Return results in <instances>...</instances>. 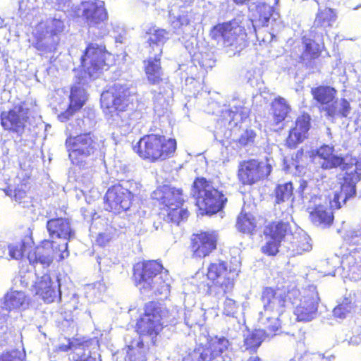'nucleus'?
<instances>
[{
	"label": "nucleus",
	"instance_id": "f257e3e1",
	"mask_svg": "<svg viewBox=\"0 0 361 361\" xmlns=\"http://www.w3.org/2000/svg\"><path fill=\"white\" fill-rule=\"evenodd\" d=\"M111 54L106 51L105 46L102 43L92 42L86 48L81 58V64L84 73L78 76L77 84L74 85L71 91V107L75 110L80 109L85 104L87 96L84 85L87 82V78H94L109 66Z\"/></svg>",
	"mask_w": 361,
	"mask_h": 361
},
{
	"label": "nucleus",
	"instance_id": "f03ea898",
	"mask_svg": "<svg viewBox=\"0 0 361 361\" xmlns=\"http://www.w3.org/2000/svg\"><path fill=\"white\" fill-rule=\"evenodd\" d=\"M136 286L149 296L167 298L170 293L171 278L168 271L157 261L137 263L134 267Z\"/></svg>",
	"mask_w": 361,
	"mask_h": 361
},
{
	"label": "nucleus",
	"instance_id": "7ed1b4c3",
	"mask_svg": "<svg viewBox=\"0 0 361 361\" xmlns=\"http://www.w3.org/2000/svg\"><path fill=\"white\" fill-rule=\"evenodd\" d=\"M134 94L126 85L116 83L101 94L102 107L111 114L114 121L122 129L121 133L124 135L130 133L135 126V121L128 111Z\"/></svg>",
	"mask_w": 361,
	"mask_h": 361
},
{
	"label": "nucleus",
	"instance_id": "20e7f679",
	"mask_svg": "<svg viewBox=\"0 0 361 361\" xmlns=\"http://www.w3.org/2000/svg\"><path fill=\"white\" fill-rule=\"evenodd\" d=\"M245 24H252L255 27L252 21L249 19L237 18L213 27L210 36L229 56L234 55L242 51L247 45Z\"/></svg>",
	"mask_w": 361,
	"mask_h": 361
},
{
	"label": "nucleus",
	"instance_id": "39448f33",
	"mask_svg": "<svg viewBox=\"0 0 361 361\" xmlns=\"http://www.w3.org/2000/svg\"><path fill=\"white\" fill-rule=\"evenodd\" d=\"M178 310L169 311L164 305L157 303H148L144 314L137 322V335L149 336L152 339L162 330L164 325L172 324L178 317Z\"/></svg>",
	"mask_w": 361,
	"mask_h": 361
},
{
	"label": "nucleus",
	"instance_id": "423d86ee",
	"mask_svg": "<svg viewBox=\"0 0 361 361\" xmlns=\"http://www.w3.org/2000/svg\"><path fill=\"white\" fill-rule=\"evenodd\" d=\"M176 149V141L163 135L150 134L142 137L133 146V150L143 159L151 162L163 161L171 157Z\"/></svg>",
	"mask_w": 361,
	"mask_h": 361
},
{
	"label": "nucleus",
	"instance_id": "0eeeda50",
	"mask_svg": "<svg viewBox=\"0 0 361 361\" xmlns=\"http://www.w3.org/2000/svg\"><path fill=\"white\" fill-rule=\"evenodd\" d=\"M192 195L202 214H216L223 209L227 202L223 193L204 178H197L194 181Z\"/></svg>",
	"mask_w": 361,
	"mask_h": 361
},
{
	"label": "nucleus",
	"instance_id": "6e6552de",
	"mask_svg": "<svg viewBox=\"0 0 361 361\" xmlns=\"http://www.w3.org/2000/svg\"><path fill=\"white\" fill-rule=\"evenodd\" d=\"M133 184L136 185L130 181H125L109 188L105 195L106 209L115 214L134 210L132 205L134 193L131 190ZM128 216H131V212Z\"/></svg>",
	"mask_w": 361,
	"mask_h": 361
},
{
	"label": "nucleus",
	"instance_id": "1a4fd4ad",
	"mask_svg": "<svg viewBox=\"0 0 361 361\" xmlns=\"http://www.w3.org/2000/svg\"><path fill=\"white\" fill-rule=\"evenodd\" d=\"M361 178V160L353 165L346 175L343 176V182L341 186L333 192V197L329 195V205L331 209H339L346 201L356 194L355 185Z\"/></svg>",
	"mask_w": 361,
	"mask_h": 361
},
{
	"label": "nucleus",
	"instance_id": "9d476101",
	"mask_svg": "<svg viewBox=\"0 0 361 361\" xmlns=\"http://www.w3.org/2000/svg\"><path fill=\"white\" fill-rule=\"evenodd\" d=\"M83 16L90 27L89 34L93 35L92 40H96L107 34L103 23L107 18L104 2L99 0H87L82 3Z\"/></svg>",
	"mask_w": 361,
	"mask_h": 361
},
{
	"label": "nucleus",
	"instance_id": "9b49d317",
	"mask_svg": "<svg viewBox=\"0 0 361 361\" xmlns=\"http://www.w3.org/2000/svg\"><path fill=\"white\" fill-rule=\"evenodd\" d=\"M264 311L261 312V322L268 324L271 314L281 317L286 311L288 301L285 290L266 288L262 292Z\"/></svg>",
	"mask_w": 361,
	"mask_h": 361
},
{
	"label": "nucleus",
	"instance_id": "f8f14e48",
	"mask_svg": "<svg viewBox=\"0 0 361 361\" xmlns=\"http://www.w3.org/2000/svg\"><path fill=\"white\" fill-rule=\"evenodd\" d=\"M271 169V165L267 160L243 161L238 166V177L242 184L252 185L267 178Z\"/></svg>",
	"mask_w": 361,
	"mask_h": 361
},
{
	"label": "nucleus",
	"instance_id": "ddd939ff",
	"mask_svg": "<svg viewBox=\"0 0 361 361\" xmlns=\"http://www.w3.org/2000/svg\"><path fill=\"white\" fill-rule=\"evenodd\" d=\"M244 104L243 100L238 98H233L229 102L228 108L223 110L221 123L226 125L228 123L230 130H226L223 135H221L223 132L221 129L216 131L214 136L219 142H223V138H230L231 136V129L236 127L238 123L242 122L248 117L250 111Z\"/></svg>",
	"mask_w": 361,
	"mask_h": 361
},
{
	"label": "nucleus",
	"instance_id": "4468645a",
	"mask_svg": "<svg viewBox=\"0 0 361 361\" xmlns=\"http://www.w3.org/2000/svg\"><path fill=\"white\" fill-rule=\"evenodd\" d=\"M66 147L69 153V158L74 163L78 159L86 158L93 154L99 144L97 137L93 134L87 133L68 137Z\"/></svg>",
	"mask_w": 361,
	"mask_h": 361
},
{
	"label": "nucleus",
	"instance_id": "2eb2a0df",
	"mask_svg": "<svg viewBox=\"0 0 361 361\" xmlns=\"http://www.w3.org/2000/svg\"><path fill=\"white\" fill-rule=\"evenodd\" d=\"M47 228L49 236L52 240L61 239L63 243L56 246L59 247L60 259H63L68 257V242L73 239L75 236V230L73 228L71 221L66 218H54L47 222Z\"/></svg>",
	"mask_w": 361,
	"mask_h": 361
},
{
	"label": "nucleus",
	"instance_id": "dca6fc26",
	"mask_svg": "<svg viewBox=\"0 0 361 361\" xmlns=\"http://www.w3.org/2000/svg\"><path fill=\"white\" fill-rule=\"evenodd\" d=\"M264 234L267 241L262 250L268 255H275L280 251L284 252L283 249L288 241V235H292L288 232V224L281 221L267 226Z\"/></svg>",
	"mask_w": 361,
	"mask_h": 361
},
{
	"label": "nucleus",
	"instance_id": "f3484780",
	"mask_svg": "<svg viewBox=\"0 0 361 361\" xmlns=\"http://www.w3.org/2000/svg\"><path fill=\"white\" fill-rule=\"evenodd\" d=\"M314 159L324 169H331L340 167L344 175L350 170L353 165L355 163V158L346 154L344 157L334 154V147L330 145H324L320 147L316 152Z\"/></svg>",
	"mask_w": 361,
	"mask_h": 361
},
{
	"label": "nucleus",
	"instance_id": "a211bd4d",
	"mask_svg": "<svg viewBox=\"0 0 361 361\" xmlns=\"http://www.w3.org/2000/svg\"><path fill=\"white\" fill-rule=\"evenodd\" d=\"M319 302V298L316 287L310 286L308 290L304 291L298 301L293 302L296 319L305 322L314 319L317 314Z\"/></svg>",
	"mask_w": 361,
	"mask_h": 361
},
{
	"label": "nucleus",
	"instance_id": "6ab92c4d",
	"mask_svg": "<svg viewBox=\"0 0 361 361\" xmlns=\"http://www.w3.org/2000/svg\"><path fill=\"white\" fill-rule=\"evenodd\" d=\"M236 275L234 271L228 270L226 262L221 261L211 263L207 274L208 279L212 281L215 286L221 288L224 294L233 290Z\"/></svg>",
	"mask_w": 361,
	"mask_h": 361
},
{
	"label": "nucleus",
	"instance_id": "aec40b11",
	"mask_svg": "<svg viewBox=\"0 0 361 361\" xmlns=\"http://www.w3.org/2000/svg\"><path fill=\"white\" fill-rule=\"evenodd\" d=\"M29 109L19 102L7 111L1 114V123L5 130H13L18 134L23 132L28 119Z\"/></svg>",
	"mask_w": 361,
	"mask_h": 361
},
{
	"label": "nucleus",
	"instance_id": "412c9836",
	"mask_svg": "<svg viewBox=\"0 0 361 361\" xmlns=\"http://www.w3.org/2000/svg\"><path fill=\"white\" fill-rule=\"evenodd\" d=\"M5 308L0 306V331L6 328L8 311H22L27 309L30 304V298L21 290H11L4 296Z\"/></svg>",
	"mask_w": 361,
	"mask_h": 361
},
{
	"label": "nucleus",
	"instance_id": "4be33fe9",
	"mask_svg": "<svg viewBox=\"0 0 361 361\" xmlns=\"http://www.w3.org/2000/svg\"><path fill=\"white\" fill-rule=\"evenodd\" d=\"M32 286H33L32 291L47 303L53 302L56 299L61 298L59 280L52 281L49 274H44L40 277L37 276L35 285Z\"/></svg>",
	"mask_w": 361,
	"mask_h": 361
},
{
	"label": "nucleus",
	"instance_id": "5701e85b",
	"mask_svg": "<svg viewBox=\"0 0 361 361\" xmlns=\"http://www.w3.org/2000/svg\"><path fill=\"white\" fill-rule=\"evenodd\" d=\"M217 235L214 231L202 232L192 235L191 251L197 258L208 256L216 247Z\"/></svg>",
	"mask_w": 361,
	"mask_h": 361
},
{
	"label": "nucleus",
	"instance_id": "b1692460",
	"mask_svg": "<svg viewBox=\"0 0 361 361\" xmlns=\"http://www.w3.org/2000/svg\"><path fill=\"white\" fill-rule=\"evenodd\" d=\"M312 222L319 226L325 228L329 226L334 219L331 211L322 204L321 197L314 196L309 200L307 207Z\"/></svg>",
	"mask_w": 361,
	"mask_h": 361
},
{
	"label": "nucleus",
	"instance_id": "393cba45",
	"mask_svg": "<svg viewBox=\"0 0 361 361\" xmlns=\"http://www.w3.org/2000/svg\"><path fill=\"white\" fill-rule=\"evenodd\" d=\"M152 197L169 209L180 206L183 202L181 190L167 185L158 187L152 192Z\"/></svg>",
	"mask_w": 361,
	"mask_h": 361
},
{
	"label": "nucleus",
	"instance_id": "a878e982",
	"mask_svg": "<svg viewBox=\"0 0 361 361\" xmlns=\"http://www.w3.org/2000/svg\"><path fill=\"white\" fill-rule=\"evenodd\" d=\"M60 254L56 242L47 241L42 246L37 247L33 252H30L27 259L30 264L39 263L47 267L52 262L54 257H59Z\"/></svg>",
	"mask_w": 361,
	"mask_h": 361
},
{
	"label": "nucleus",
	"instance_id": "bb28decb",
	"mask_svg": "<svg viewBox=\"0 0 361 361\" xmlns=\"http://www.w3.org/2000/svg\"><path fill=\"white\" fill-rule=\"evenodd\" d=\"M343 277L352 281L361 279V255L360 250L351 252L341 262Z\"/></svg>",
	"mask_w": 361,
	"mask_h": 361
},
{
	"label": "nucleus",
	"instance_id": "cd10ccee",
	"mask_svg": "<svg viewBox=\"0 0 361 361\" xmlns=\"http://www.w3.org/2000/svg\"><path fill=\"white\" fill-rule=\"evenodd\" d=\"M310 117L307 114L299 116L295 127L290 130L286 142L288 147H295L298 143L302 142L306 137L310 130Z\"/></svg>",
	"mask_w": 361,
	"mask_h": 361
},
{
	"label": "nucleus",
	"instance_id": "c85d7f7f",
	"mask_svg": "<svg viewBox=\"0 0 361 361\" xmlns=\"http://www.w3.org/2000/svg\"><path fill=\"white\" fill-rule=\"evenodd\" d=\"M125 342L126 343V357L128 361H145V350L140 336L135 334V336L126 335Z\"/></svg>",
	"mask_w": 361,
	"mask_h": 361
},
{
	"label": "nucleus",
	"instance_id": "c756f323",
	"mask_svg": "<svg viewBox=\"0 0 361 361\" xmlns=\"http://www.w3.org/2000/svg\"><path fill=\"white\" fill-rule=\"evenodd\" d=\"M288 243L284 249L290 251L291 255H301L312 249L310 238L305 233H295L288 235Z\"/></svg>",
	"mask_w": 361,
	"mask_h": 361
},
{
	"label": "nucleus",
	"instance_id": "7c9ffc66",
	"mask_svg": "<svg viewBox=\"0 0 361 361\" xmlns=\"http://www.w3.org/2000/svg\"><path fill=\"white\" fill-rule=\"evenodd\" d=\"M351 106L345 99H335L324 109L326 116L332 121L336 118H346L350 114Z\"/></svg>",
	"mask_w": 361,
	"mask_h": 361
},
{
	"label": "nucleus",
	"instance_id": "2f4dec72",
	"mask_svg": "<svg viewBox=\"0 0 361 361\" xmlns=\"http://www.w3.org/2000/svg\"><path fill=\"white\" fill-rule=\"evenodd\" d=\"M59 37L56 35H44L37 39L35 48L39 51V54L51 60L56 51Z\"/></svg>",
	"mask_w": 361,
	"mask_h": 361
},
{
	"label": "nucleus",
	"instance_id": "473e14b6",
	"mask_svg": "<svg viewBox=\"0 0 361 361\" xmlns=\"http://www.w3.org/2000/svg\"><path fill=\"white\" fill-rule=\"evenodd\" d=\"M160 55L149 57L145 61V71L148 82L157 85L162 80V71L160 64Z\"/></svg>",
	"mask_w": 361,
	"mask_h": 361
},
{
	"label": "nucleus",
	"instance_id": "72a5a7b5",
	"mask_svg": "<svg viewBox=\"0 0 361 361\" xmlns=\"http://www.w3.org/2000/svg\"><path fill=\"white\" fill-rule=\"evenodd\" d=\"M314 99L322 105V111L336 99L337 91L330 86L321 85L312 89Z\"/></svg>",
	"mask_w": 361,
	"mask_h": 361
},
{
	"label": "nucleus",
	"instance_id": "f704fd0d",
	"mask_svg": "<svg viewBox=\"0 0 361 361\" xmlns=\"http://www.w3.org/2000/svg\"><path fill=\"white\" fill-rule=\"evenodd\" d=\"M147 42L155 55H161L162 46L169 39V33L164 29L152 28L147 32Z\"/></svg>",
	"mask_w": 361,
	"mask_h": 361
},
{
	"label": "nucleus",
	"instance_id": "c9c22d12",
	"mask_svg": "<svg viewBox=\"0 0 361 361\" xmlns=\"http://www.w3.org/2000/svg\"><path fill=\"white\" fill-rule=\"evenodd\" d=\"M210 348L211 354L214 360L222 358L221 356L228 349L230 346L229 341L224 336L210 337L207 338V342Z\"/></svg>",
	"mask_w": 361,
	"mask_h": 361
},
{
	"label": "nucleus",
	"instance_id": "e433bc0d",
	"mask_svg": "<svg viewBox=\"0 0 361 361\" xmlns=\"http://www.w3.org/2000/svg\"><path fill=\"white\" fill-rule=\"evenodd\" d=\"M336 19V15L334 10L329 8H319L314 22L315 27L326 29L331 27Z\"/></svg>",
	"mask_w": 361,
	"mask_h": 361
},
{
	"label": "nucleus",
	"instance_id": "4c0bfd02",
	"mask_svg": "<svg viewBox=\"0 0 361 361\" xmlns=\"http://www.w3.org/2000/svg\"><path fill=\"white\" fill-rule=\"evenodd\" d=\"M23 252L21 243L7 245L5 243H0V259L18 260L23 257Z\"/></svg>",
	"mask_w": 361,
	"mask_h": 361
},
{
	"label": "nucleus",
	"instance_id": "58836bf2",
	"mask_svg": "<svg viewBox=\"0 0 361 361\" xmlns=\"http://www.w3.org/2000/svg\"><path fill=\"white\" fill-rule=\"evenodd\" d=\"M271 108L274 119L276 123L284 121L290 110V107L286 100L281 97L276 98L272 102Z\"/></svg>",
	"mask_w": 361,
	"mask_h": 361
},
{
	"label": "nucleus",
	"instance_id": "ea45409f",
	"mask_svg": "<svg viewBox=\"0 0 361 361\" xmlns=\"http://www.w3.org/2000/svg\"><path fill=\"white\" fill-rule=\"evenodd\" d=\"M214 360L207 343L197 345L185 355L183 361H212Z\"/></svg>",
	"mask_w": 361,
	"mask_h": 361
},
{
	"label": "nucleus",
	"instance_id": "a19ab883",
	"mask_svg": "<svg viewBox=\"0 0 361 361\" xmlns=\"http://www.w3.org/2000/svg\"><path fill=\"white\" fill-rule=\"evenodd\" d=\"M265 338V333L261 329H255L245 335L244 347L245 350H255L262 343Z\"/></svg>",
	"mask_w": 361,
	"mask_h": 361
},
{
	"label": "nucleus",
	"instance_id": "79ce46f5",
	"mask_svg": "<svg viewBox=\"0 0 361 361\" xmlns=\"http://www.w3.org/2000/svg\"><path fill=\"white\" fill-rule=\"evenodd\" d=\"M236 227L244 233H251L256 228V220L251 214L242 212L238 217Z\"/></svg>",
	"mask_w": 361,
	"mask_h": 361
},
{
	"label": "nucleus",
	"instance_id": "37998d69",
	"mask_svg": "<svg viewBox=\"0 0 361 361\" xmlns=\"http://www.w3.org/2000/svg\"><path fill=\"white\" fill-rule=\"evenodd\" d=\"M167 216L166 221L173 223L176 225H179L180 221L188 219L189 212L186 209L178 207H171L170 209L167 208Z\"/></svg>",
	"mask_w": 361,
	"mask_h": 361
},
{
	"label": "nucleus",
	"instance_id": "c03bdc74",
	"mask_svg": "<svg viewBox=\"0 0 361 361\" xmlns=\"http://www.w3.org/2000/svg\"><path fill=\"white\" fill-rule=\"evenodd\" d=\"M303 44L305 45L304 57L314 59L319 56L324 47V44L322 42H316L314 40L303 38Z\"/></svg>",
	"mask_w": 361,
	"mask_h": 361
},
{
	"label": "nucleus",
	"instance_id": "a18cd8bd",
	"mask_svg": "<svg viewBox=\"0 0 361 361\" xmlns=\"http://www.w3.org/2000/svg\"><path fill=\"white\" fill-rule=\"evenodd\" d=\"M293 187L291 182L279 184L276 190V202L281 203L288 201L292 198Z\"/></svg>",
	"mask_w": 361,
	"mask_h": 361
},
{
	"label": "nucleus",
	"instance_id": "49530a36",
	"mask_svg": "<svg viewBox=\"0 0 361 361\" xmlns=\"http://www.w3.org/2000/svg\"><path fill=\"white\" fill-rule=\"evenodd\" d=\"M194 60L197 61L200 66L204 69H211L215 66L216 59L211 51H200L194 54Z\"/></svg>",
	"mask_w": 361,
	"mask_h": 361
},
{
	"label": "nucleus",
	"instance_id": "de8ad7c7",
	"mask_svg": "<svg viewBox=\"0 0 361 361\" xmlns=\"http://www.w3.org/2000/svg\"><path fill=\"white\" fill-rule=\"evenodd\" d=\"M279 317L280 316L271 314V318L268 324H264L261 322V312H259V323L264 328L262 330L265 333V337L275 335L279 330V328L281 327V320Z\"/></svg>",
	"mask_w": 361,
	"mask_h": 361
},
{
	"label": "nucleus",
	"instance_id": "09e8293b",
	"mask_svg": "<svg viewBox=\"0 0 361 361\" xmlns=\"http://www.w3.org/2000/svg\"><path fill=\"white\" fill-rule=\"evenodd\" d=\"M354 305L351 300L345 298L342 303L334 309L333 314L336 318L343 319L354 310Z\"/></svg>",
	"mask_w": 361,
	"mask_h": 361
},
{
	"label": "nucleus",
	"instance_id": "8fccbe9b",
	"mask_svg": "<svg viewBox=\"0 0 361 361\" xmlns=\"http://www.w3.org/2000/svg\"><path fill=\"white\" fill-rule=\"evenodd\" d=\"M257 12L259 14V21L261 25L267 26L272 16L273 8L267 4H260L257 6Z\"/></svg>",
	"mask_w": 361,
	"mask_h": 361
},
{
	"label": "nucleus",
	"instance_id": "3c124183",
	"mask_svg": "<svg viewBox=\"0 0 361 361\" xmlns=\"http://www.w3.org/2000/svg\"><path fill=\"white\" fill-rule=\"evenodd\" d=\"M344 241L351 245H361L360 225L347 231L343 236Z\"/></svg>",
	"mask_w": 361,
	"mask_h": 361
},
{
	"label": "nucleus",
	"instance_id": "603ef678",
	"mask_svg": "<svg viewBox=\"0 0 361 361\" xmlns=\"http://www.w3.org/2000/svg\"><path fill=\"white\" fill-rule=\"evenodd\" d=\"M37 276L32 271H27L25 273L20 272L19 276L16 279V283L18 281L20 282V284L25 288H30V290L33 289V286L32 285H35L34 279L37 280Z\"/></svg>",
	"mask_w": 361,
	"mask_h": 361
},
{
	"label": "nucleus",
	"instance_id": "864d4df0",
	"mask_svg": "<svg viewBox=\"0 0 361 361\" xmlns=\"http://www.w3.org/2000/svg\"><path fill=\"white\" fill-rule=\"evenodd\" d=\"M106 286L103 281H99L89 284L86 287L87 294L94 295L95 298H100L106 290Z\"/></svg>",
	"mask_w": 361,
	"mask_h": 361
},
{
	"label": "nucleus",
	"instance_id": "5fc2aeb1",
	"mask_svg": "<svg viewBox=\"0 0 361 361\" xmlns=\"http://www.w3.org/2000/svg\"><path fill=\"white\" fill-rule=\"evenodd\" d=\"M24 357L23 351L14 349L3 353L0 355V361H23Z\"/></svg>",
	"mask_w": 361,
	"mask_h": 361
},
{
	"label": "nucleus",
	"instance_id": "6e6d98bb",
	"mask_svg": "<svg viewBox=\"0 0 361 361\" xmlns=\"http://www.w3.org/2000/svg\"><path fill=\"white\" fill-rule=\"evenodd\" d=\"M256 133L252 130H246L238 139V143L240 147H248L253 145Z\"/></svg>",
	"mask_w": 361,
	"mask_h": 361
},
{
	"label": "nucleus",
	"instance_id": "4d7b16f0",
	"mask_svg": "<svg viewBox=\"0 0 361 361\" xmlns=\"http://www.w3.org/2000/svg\"><path fill=\"white\" fill-rule=\"evenodd\" d=\"M48 30L50 32L49 35H56L63 31V21L59 18H54L51 19L48 24Z\"/></svg>",
	"mask_w": 361,
	"mask_h": 361
},
{
	"label": "nucleus",
	"instance_id": "13d9d810",
	"mask_svg": "<svg viewBox=\"0 0 361 361\" xmlns=\"http://www.w3.org/2000/svg\"><path fill=\"white\" fill-rule=\"evenodd\" d=\"M238 309V306L236 302L231 299L226 298L224 302V310L223 312L226 316L229 317H235V314L237 313Z\"/></svg>",
	"mask_w": 361,
	"mask_h": 361
},
{
	"label": "nucleus",
	"instance_id": "bf43d9fd",
	"mask_svg": "<svg viewBox=\"0 0 361 361\" xmlns=\"http://www.w3.org/2000/svg\"><path fill=\"white\" fill-rule=\"evenodd\" d=\"M335 267L336 266L333 264V262L330 261V259H324L320 262L319 271L323 274V276H334L336 271Z\"/></svg>",
	"mask_w": 361,
	"mask_h": 361
},
{
	"label": "nucleus",
	"instance_id": "052dcab7",
	"mask_svg": "<svg viewBox=\"0 0 361 361\" xmlns=\"http://www.w3.org/2000/svg\"><path fill=\"white\" fill-rule=\"evenodd\" d=\"M25 185H21L20 187L15 188L13 197L16 201L20 202L25 197Z\"/></svg>",
	"mask_w": 361,
	"mask_h": 361
},
{
	"label": "nucleus",
	"instance_id": "680f3d73",
	"mask_svg": "<svg viewBox=\"0 0 361 361\" xmlns=\"http://www.w3.org/2000/svg\"><path fill=\"white\" fill-rule=\"evenodd\" d=\"M112 238V236L109 233H99L97 238V243L100 246H105Z\"/></svg>",
	"mask_w": 361,
	"mask_h": 361
},
{
	"label": "nucleus",
	"instance_id": "e2e57ef3",
	"mask_svg": "<svg viewBox=\"0 0 361 361\" xmlns=\"http://www.w3.org/2000/svg\"><path fill=\"white\" fill-rule=\"evenodd\" d=\"M77 110H75L74 108H71V104H70L69 108L66 111L60 114L58 116V118L60 121L65 122V121H68L69 119L70 116H71L73 115V114Z\"/></svg>",
	"mask_w": 361,
	"mask_h": 361
},
{
	"label": "nucleus",
	"instance_id": "0e129e2a",
	"mask_svg": "<svg viewBox=\"0 0 361 361\" xmlns=\"http://www.w3.org/2000/svg\"><path fill=\"white\" fill-rule=\"evenodd\" d=\"M190 13L188 11H181V13L176 16L180 21L183 26H186L190 22Z\"/></svg>",
	"mask_w": 361,
	"mask_h": 361
},
{
	"label": "nucleus",
	"instance_id": "69168bd1",
	"mask_svg": "<svg viewBox=\"0 0 361 361\" xmlns=\"http://www.w3.org/2000/svg\"><path fill=\"white\" fill-rule=\"evenodd\" d=\"M171 24L176 32L183 27L182 24H180V20H178L176 16H173V18L171 16Z\"/></svg>",
	"mask_w": 361,
	"mask_h": 361
},
{
	"label": "nucleus",
	"instance_id": "338daca9",
	"mask_svg": "<svg viewBox=\"0 0 361 361\" xmlns=\"http://www.w3.org/2000/svg\"><path fill=\"white\" fill-rule=\"evenodd\" d=\"M307 185H308V183L306 180H302L301 179L300 180V185H299V188L298 189V192L302 195L303 196V194L305 191V190L307 189Z\"/></svg>",
	"mask_w": 361,
	"mask_h": 361
},
{
	"label": "nucleus",
	"instance_id": "774afa93",
	"mask_svg": "<svg viewBox=\"0 0 361 361\" xmlns=\"http://www.w3.org/2000/svg\"><path fill=\"white\" fill-rule=\"evenodd\" d=\"M349 345H357L361 343V335L353 336L348 341Z\"/></svg>",
	"mask_w": 361,
	"mask_h": 361
}]
</instances>
